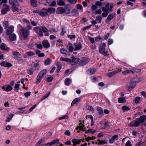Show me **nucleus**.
<instances>
[{
    "label": "nucleus",
    "mask_w": 146,
    "mask_h": 146,
    "mask_svg": "<svg viewBox=\"0 0 146 146\" xmlns=\"http://www.w3.org/2000/svg\"><path fill=\"white\" fill-rule=\"evenodd\" d=\"M145 121L146 115H142L137 119L135 121L130 122V125L131 127H137L139 125L140 123H143Z\"/></svg>",
    "instance_id": "nucleus-1"
},
{
    "label": "nucleus",
    "mask_w": 146,
    "mask_h": 146,
    "mask_svg": "<svg viewBox=\"0 0 146 146\" xmlns=\"http://www.w3.org/2000/svg\"><path fill=\"white\" fill-rule=\"evenodd\" d=\"M20 34L22 39H26L29 35V31L27 29L22 27L20 31Z\"/></svg>",
    "instance_id": "nucleus-2"
},
{
    "label": "nucleus",
    "mask_w": 146,
    "mask_h": 146,
    "mask_svg": "<svg viewBox=\"0 0 146 146\" xmlns=\"http://www.w3.org/2000/svg\"><path fill=\"white\" fill-rule=\"evenodd\" d=\"M9 3L12 5V8L13 11H19L20 10L19 7V3L17 0H9Z\"/></svg>",
    "instance_id": "nucleus-3"
},
{
    "label": "nucleus",
    "mask_w": 146,
    "mask_h": 146,
    "mask_svg": "<svg viewBox=\"0 0 146 146\" xmlns=\"http://www.w3.org/2000/svg\"><path fill=\"white\" fill-rule=\"evenodd\" d=\"M106 44L105 43H101L99 46V52L105 56L109 55L108 51H106Z\"/></svg>",
    "instance_id": "nucleus-4"
},
{
    "label": "nucleus",
    "mask_w": 146,
    "mask_h": 146,
    "mask_svg": "<svg viewBox=\"0 0 146 146\" xmlns=\"http://www.w3.org/2000/svg\"><path fill=\"white\" fill-rule=\"evenodd\" d=\"M113 4L110 5L109 3H108L106 4L105 7H102L101 9L103 12L108 13L112 11V8L113 7Z\"/></svg>",
    "instance_id": "nucleus-5"
},
{
    "label": "nucleus",
    "mask_w": 146,
    "mask_h": 146,
    "mask_svg": "<svg viewBox=\"0 0 146 146\" xmlns=\"http://www.w3.org/2000/svg\"><path fill=\"white\" fill-rule=\"evenodd\" d=\"M70 9L68 6H66L65 8L59 7L57 9V13L58 14L63 13L68 14L70 12Z\"/></svg>",
    "instance_id": "nucleus-6"
},
{
    "label": "nucleus",
    "mask_w": 146,
    "mask_h": 146,
    "mask_svg": "<svg viewBox=\"0 0 146 146\" xmlns=\"http://www.w3.org/2000/svg\"><path fill=\"white\" fill-rule=\"evenodd\" d=\"M47 72V70H43L40 72L38 75V78H37V84L39 83L41 80L42 78L46 74Z\"/></svg>",
    "instance_id": "nucleus-7"
},
{
    "label": "nucleus",
    "mask_w": 146,
    "mask_h": 146,
    "mask_svg": "<svg viewBox=\"0 0 146 146\" xmlns=\"http://www.w3.org/2000/svg\"><path fill=\"white\" fill-rule=\"evenodd\" d=\"M79 60V59L78 58L73 57L72 59H70V61L69 62L71 65H74L78 63Z\"/></svg>",
    "instance_id": "nucleus-8"
},
{
    "label": "nucleus",
    "mask_w": 146,
    "mask_h": 146,
    "mask_svg": "<svg viewBox=\"0 0 146 146\" xmlns=\"http://www.w3.org/2000/svg\"><path fill=\"white\" fill-rule=\"evenodd\" d=\"M4 8L1 10L2 14L3 15L5 14L10 10V7L7 5L4 4L3 5Z\"/></svg>",
    "instance_id": "nucleus-9"
},
{
    "label": "nucleus",
    "mask_w": 146,
    "mask_h": 146,
    "mask_svg": "<svg viewBox=\"0 0 146 146\" xmlns=\"http://www.w3.org/2000/svg\"><path fill=\"white\" fill-rule=\"evenodd\" d=\"M14 27L13 25H11L7 28V30L6 34L7 35H9L12 33L14 31Z\"/></svg>",
    "instance_id": "nucleus-10"
},
{
    "label": "nucleus",
    "mask_w": 146,
    "mask_h": 146,
    "mask_svg": "<svg viewBox=\"0 0 146 146\" xmlns=\"http://www.w3.org/2000/svg\"><path fill=\"white\" fill-rule=\"evenodd\" d=\"M121 71V69H118L117 70H115L113 71L109 72L107 74V75L108 77H110L120 72Z\"/></svg>",
    "instance_id": "nucleus-11"
},
{
    "label": "nucleus",
    "mask_w": 146,
    "mask_h": 146,
    "mask_svg": "<svg viewBox=\"0 0 146 146\" xmlns=\"http://www.w3.org/2000/svg\"><path fill=\"white\" fill-rule=\"evenodd\" d=\"M88 62V59L84 58L80 61L79 64L80 66L84 65L87 64Z\"/></svg>",
    "instance_id": "nucleus-12"
},
{
    "label": "nucleus",
    "mask_w": 146,
    "mask_h": 146,
    "mask_svg": "<svg viewBox=\"0 0 146 146\" xmlns=\"http://www.w3.org/2000/svg\"><path fill=\"white\" fill-rule=\"evenodd\" d=\"M1 88L5 91L9 92L12 90L13 87L10 85H8L7 86L5 85L2 86Z\"/></svg>",
    "instance_id": "nucleus-13"
},
{
    "label": "nucleus",
    "mask_w": 146,
    "mask_h": 146,
    "mask_svg": "<svg viewBox=\"0 0 146 146\" xmlns=\"http://www.w3.org/2000/svg\"><path fill=\"white\" fill-rule=\"evenodd\" d=\"M118 138V135H115L109 140V142L111 144L113 143L114 142L115 140L117 139Z\"/></svg>",
    "instance_id": "nucleus-14"
},
{
    "label": "nucleus",
    "mask_w": 146,
    "mask_h": 146,
    "mask_svg": "<svg viewBox=\"0 0 146 146\" xmlns=\"http://www.w3.org/2000/svg\"><path fill=\"white\" fill-rule=\"evenodd\" d=\"M35 54V53L32 51H29L26 52L23 56L25 58H27V56H31Z\"/></svg>",
    "instance_id": "nucleus-15"
},
{
    "label": "nucleus",
    "mask_w": 146,
    "mask_h": 146,
    "mask_svg": "<svg viewBox=\"0 0 146 146\" xmlns=\"http://www.w3.org/2000/svg\"><path fill=\"white\" fill-rule=\"evenodd\" d=\"M9 38L11 41H14L17 38V36L15 34L12 33L10 35Z\"/></svg>",
    "instance_id": "nucleus-16"
},
{
    "label": "nucleus",
    "mask_w": 146,
    "mask_h": 146,
    "mask_svg": "<svg viewBox=\"0 0 146 146\" xmlns=\"http://www.w3.org/2000/svg\"><path fill=\"white\" fill-rule=\"evenodd\" d=\"M96 71V69L94 68H93L89 69L88 70L87 72L88 74L91 75L94 73Z\"/></svg>",
    "instance_id": "nucleus-17"
},
{
    "label": "nucleus",
    "mask_w": 146,
    "mask_h": 146,
    "mask_svg": "<svg viewBox=\"0 0 146 146\" xmlns=\"http://www.w3.org/2000/svg\"><path fill=\"white\" fill-rule=\"evenodd\" d=\"M45 10L47 12L52 13H54L56 11L55 9L54 8L52 7L45 9Z\"/></svg>",
    "instance_id": "nucleus-18"
},
{
    "label": "nucleus",
    "mask_w": 146,
    "mask_h": 146,
    "mask_svg": "<svg viewBox=\"0 0 146 146\" xmlns=\"http://www.w3.org/2000/svg\"><path fill=\"white\" fill-rule=\"evenodd\" d=\"M42 44L44 47L45 48H48L50 46V44L47 40H44L42 42Z\"/></svg>",
    "instance_id": "nucleus-19"
},
{
    "label": "nucleus",
    "mask_w": 146,
    "mask_h": 146,
    "mask_svg": "<svg viewBox=\"0 0 146 146\" xmlns=\"http://www.w3.org/2000/svg\"><path fill=\"white\" fill-rule=\"evenodd\" d=\"M60 52L62 54H65L66 55H70L68 52L67 51V50L64 48H61L60 50Z\"/></svg>",
    "instance_id": "nucleus-20"
},
{
    "label": "nucleus",
    "mask_w": 146,
    "mask_h": 146,
    "mask_svg": "<svg viewBox=\"0 0 146 146\" xmlns=\"http://www.w3.org/2000/svg\"><path fill=\"white\" fill-rule=\"evenodd\" d=\"M71 14L72 16L76 17L78 16L79 12L76 9H74L72 10Z\"/></svg>",
    "instance_id": "nucleus-21"
},
{
    "label": "nucleus",
    "mask_w": 146,
    "mask_h": 146,
    "mask_svg": "<svg viewBox=\"0 0 146 146\" xmlns=\"http://www.w3.org/2000/svg\"><path fill=\"white\" fill-rule=\"evenodd\" d=\"M136 83L134 82H131L128 87V90L131 91L136 86Z\"/></svg>",
    "instance_id": "nucleus-22"
},
{
    "label": "nucleus",
    "mask_w": 146,
    "mask_h": 146,
    "mask_svg": "<svg viewBox=\"0 0 146 146\" xmlns=\"http://www.w3.org/2000/svg\"><path fill=\"white\" fill-rule=\"evenodd\" d=\"M72 142L73 143V145L75 146L80 143L81 142V140L76 139H73L72 140Z\"/></svg>",
    "instance_id": "nucleus-23"
},
{
    "label": "nucleus",
    "mask_w": 146,
    "mask_h": 146,
    "mask_svg": "<svg viewBox=\"0 0 146 146\" xmlns=\"http://www.w3.org/2000/svg\"><path fill=\"white\" fill-rule=\"evenodd\" d=\"M82 48V45L80 42L78 43L75 47L74 50H75L81 49Z\"/></svg>",
    "instance_id": "nucleus-24"
},
{
    "label": "nucleus",
    "mask_w": 146,
    "mask_h": 146,
    "mask_svg": "<svg viewBox=\"0 0 146 146\" xmlns=\"http://www.w3.org/2000/svg\"><path fill=\"white\" fill-rule=\"evenodd\" d=\"M97 110L100 114L102 115H103V110L101 108L97 107Z\"/></svg>",
    "instance_id": "nucleus-25"
},
{
    "label": "nucleus",
    "mask_w": 146,
    "mask_h": 146,
    "mask_svg": "<svg viewBox=\"0 0 146 146\" xmlns=\"http://www.w3.org/2000/svg\"><path fill=\"white\" fill-rule=\"evenodd\" d=\"M102 19V17L100 16H97L96 17V20L98 23H101L102 22L101 20Z\"/></svg>",
    "instance_id": "nucleus-26"
},
{
    "label": "nucleus",
    "mask_w": 146,
    "mask_h": 146,
    "mask_svg": "<svg viewBox=\"0 0 146 146\" xmlns=\"http://www.w3.org/2000/svg\"><path fill=\"white\" fill-rule=\"evenodd\" d=\"M14 116V115L13 114H10L7 116V119L6 120V121L7 122H9L12 119Z\"/></svg>",
    "instance_id": "nucleus-27"
},
{
    "label": "nucleus",
    "mask_w": 146,
    "mask_h": 146,
    "mask_svg": "<svg viewBox=\"0 0 146 146\" xmlns=\"http://www.w3.org/2000/svg\"><path fill=\"white\" fill-rule=\"evenodd\" d=\"M20 85L18 84H15V86L14 87V90L16 92H18L19 90Z\"/></svg>",
    "instance_id": "nucleus-28"
},
{
    "label": "nucleus",
    "mask_w": 146,
    "mask_h": 146,
    "mask_svg": "<svg viewBox=\"0 0 146 146\" xmlns=\"http://www.w3.org/2000/svg\"><path fill=\"white\" fill-rule=\"evenodd\" d=\"M71 82V80L69 78L66 79L65 81V84L67 86L70 85Z\"/></svg>",
    "instance_id": "nucleus-29"
},
{
    "label": "nucleus",
    "mask_w": 146,
    "mask_h": 146,
    "mask_svg": "<svg viewBox=\"0 0 146 146\" xmlns=\"http://www.w3.org/2000/svg\"><path fill=\"white\" fill-rule=\"evenodd\" d=\"M130 72H131L132 74H134L133 71L131 70H127L124 71L122 72V73L126 75L129 73Z\"/></svg>",
    "instance_id": "nucleus-30"
},
{
    "label": "nucleus",
    "mask_w": 146,
    "mask_h": 146,
    "mask_svg": "<svg viewBox=\"0 0 146 146\" xmlns=\"http://www.w3.org/2000/svg\"><path fill=\"white\" fill-rule=\"evenodd\" d=\"M37 54L38 56L40 57H43L45 56L44 53H41L40 51L39 50H37Z\"/></svg>",
    "instance_id": "nucleus-31"
},
{
    "label": "nucleus",
    "mask_w": 146,
    "mask_h": 146,
    "mask_svg": "<svg viewBox=\"0 0 146 146\" xmlns=\"http://www.w3.org/2000/svg\"><path fill=\"white\" fill-rule=\"evenodd\" d=\"M80 101V100L78 98H75L72 102L71 104V106H73L74 104L77 103V102Z\"/></svg>",
    "instance_id": "nucleus-32"
},
{
    "label": "nucleus",
    "mask_w": 146,
    "mask_h": 146,
    "mask_svg": "<svg viewBox=\"0 0 146 146\" xmlns=\"http://www.w3.org/2000/svg\"><path fill=\"white\" fill-rule=\"evenodd\" d=\"M68 49L69 50V51L71 52H73L74 49L73 46L70 43L68 44Z\"/></svg>",
    "instance_id": "nucleus-33"
},
{
    "label": "nucleus",
    "mask_w": 146,
    "mask_h": 146,
    "mask_svg": "<svg viewBox=\"0 0 146 146\" xmlns=\"http://www.w3.org/2000/svg\"><path fill=\"white\" fill-rule=\"evenodd\" d=\"M51 61L52 60H51L48 58L45 60L44 62V64L46 65H48L50 64Z\"/></svg>",
    "instance_id": "nucleus-34"
},
{
    "label": "nucleus",
    "mask_w": 146,
    "mask_h": 146,
    "mask_svg": "<svg viewBox=\"0 0 146 146\" xmlns=\"http://www.w3.org/2000/svg\"><path fill=\"white\" fill-rule=\"evenodd\" d=\"M39 31L40 32L42 33V32H44L45 33L47 32L48 31L47 29L44 27H42L41 28H40L39 30Z\"/></svg>",
    "instance_id": "nucleus-35"
},
{
    "label": "nucleus",
    "mask_w": 146,
    "mask_h": 146,
    "mask_svg": "<svg viewBox=\"0 0 146 146\" xmlns=\"http://www.w3.org/2000/svg\"><path fill=\"white\" fill-rule=\"evenodd\" d=\"M9 24L8 21H5L3 23V26L4 27L5 29H6L8 27Z\"/></svg>",
    "instance_id": "nucleus-36"
},
{
    "label": "nucleus",
    "mask_w": 146,
    "mask_h": 146,
    "mask_svg": "<svg viewBox=\"0 0 146 146\" xmlns=\"http://www.w3.org/2000/svg\"><path fill=\"white\" fill-rule=\"evenodd\" d=\"M0 47L2 50H5L6 49L7 46L5 44L2 43L0 46Z\"/></svg>",
    "instance_id": "nucleus-37"
},
{
    "label": "nucleus",
    "mask_w": 146,
    "mask_h": 146,
    "mask_svg": "<svg viewBox=\"0 0 146 146\" xmlns=\"http://www.w3.org/2000/svg\"><path fill=\"white\" fill-rule=\"evenodd\" d=\"M118 102L120 103H123L125 100V98H119L118 99Z\"/></svg>",
    "instance_id": "nucleus-38"
},
{
    "label": "nucleus",
    "mask_w": 146,
    "mask_h": 146,
    "mask_svg": "<svg viewBox=\"0 0 146 146\" xmlns=\"http://www.w3.org/2000/svg\"><path fill=\"white\" fill-rule=\"evenodd\" d=\"M31 5L34 7L36 6V0H31Z\"/></svg>",
    "instance_id": "nucleus-39"
},
{
    "label": "nucleus",
    "mask_w": 146,
    "mask_h": 146,
    "mask_svg": "<svg viewBox=\"0 0 146 146\" xmlns=\"http://www.w3.org/2000/svg\"><path fill=\"white\" fill-rule=\"evenodd\" d=\"M68 38H69L71 40H72L73 39H75L76 38V36L75 35H67Z\"/></svg>",
    "instance_id": "nucleus-40"
},
{
    "label": "nucleus",
    "mask_w": 146,
    "mask_h": 146,
    "mask_svg": "<svg viewBox=\"0 0 146 146\" xmlns=\"http://www.w3.org/2000/svg\"><path fill=\"white\" fill-rule=\"evenodd\" d=\"M79 125L80 130L84 131V129L85 128L84 124H83L82 123H81L79 124Z\"/></svg>",
    "instance_id": "nucleus-41"
},
{
    "label": "nucleus",
    "mask_w": 146,
    "mask_h": 146,
    "mask_svg": "<svg viewBox=\"0 0 146 146\" xmlns=\"http://www.w3.org/2000/svg\"><path fill=\"white\" fill-rule=\"evenodd\" d=\"M88 38L92 43L93 44L95 42V39L94 38L88 36Z\"/></svg>",
    "instance_id": "nucleus-42"
},
{
    "label": "nucleus",
    "mask_w": 146,
    "mask_h": 146,
    "mask_svg": "<svg viewBox=\"0 0 146 146\" xmlns=\"http://www.w3.org/2000/svg\"><path fill=\"white\" fill-rule=\"evenodd\" d=\"M96 137H95L93 136L92 137H89L85 138V140L88 142L90 140H93Z\"/></svg>",
    "instance_id": "nucleus-43"
},
{
    "label": "nucleus",
    "mask_w": 146,
    "mask_h": 146,
    "mask_svg": "<svg viewBox=\"0 0 146 146\" xmlns=\"http://www.w3.org/2000/svg\"><path fill=\"white\" fill-rule=\"evenodd\" d=\"M122 108L123 110L125 111L130 110V109L127 106H124L122 107Z\"/></svg>",
    "instance_id": "nucleus-44"
},
{
    "label": "nucleus",
    "mask_w": 146,
    "mask_h": 146,
    "mask_svg": "<svg viewBox=\"0 0 146 146\" xmlns=\"http://www.w3.org/2000/svg\"><path fill=\"white\" fill-rule=\"evenodd\" d=\"M68 118V117L67 115H64L58 118L59 120H62L64 119H67Z\"/></svg>",
    "instance_id": "nucleus-45"
},
{
    "label": "nucleus",
    "mask_w": 146,
    "mask_h": 146,
    "mask_svg": "<svg viewBox=\"0 0 146 146\" xmlns=\"http://www.w3.org/2000/svg\"><path fill=\"white\" fill-rule=\"evenodd\" d=\"M60 60L69 62V61H70V59L68 58H64L61 57L60 58Z\"/></svg>",
    "instance_id": "nucleus-46"
},
{
    "label": "nucleus",
    "mask_w": 146,
    "mask_h": 146,
    "mask_svg": "<svg viewBox=\"0 0 146 146\" xmlns=\"http://www.w3.org/2000/svg\"><path fill=\"white\" fill-rule=\"evenodd\" d=\"M58 3L60 5H65L64 2L62 0H59V1L58 2Z\"/></svg>",
    "instance_id": "nucleus-47"
},
{
    "label": "nucleus",
    "mask_w": 146,
    "mask_h": 146,
    "mask_svg": "<svg viewBox=\"0 0 146 146\" xmlns=\"http://www.w3.org/2000/svg\"><path fill=\"white\" fill-rule=\"evenodd\" d=\"M87 109L92 111H94L93 108L91 106L88 105L86 107Z\"/></svg>",
    "instance_id": "nucleus-48"
},
{
    "label": "nucleus",
    "mask_w": 146,
    "mask_h": 146,
    "mask_svg": "<svg viewBox=\"0 0 146 146\" xmlns=\"http://www.w3.org/2000/svg\"><path fill=\"white\" fill-rule=\"evenodd\" d=\"M141 98L139 97H136L135 100V102L136 104L138 103L140 100Z\"/></svg>",
    "instance_id": "nucleus-49"
},
{
    "label": "nucleus",
    "mask_w": 146,
    "mask_h": 146,
    "mask_svg": "<svg viewBox=\"0 0 146 146\" xmlns=\"http://www.w3.org/2000/svg\"><path fill=\"white\" fill-rule=\"evenodd\" d=\"M113 18V16L112 15H110L107 17V19L108 20H111Z\"/></svg>",
    "instance_id": "nucleus-50"
},
{
    "label": "nucleus",
    "mask_w": 146,
    "mask_h": 146,
    "mask_svg": "<svg viewBox=\"0 0 146 146\" xmlns=\"http://www.w3.org/2000/svg\"><path fill=\"white\" fill-rule=\"evenodd\" d=\"M102 13V11L100 9H98V10H97L95 12V13H94V12H93V13L94 14H100Z\"/></svg>",
    "instance_id": "nucleus-51"
},
{
    "label": "nucleus",
    "mask_w": 146,
    "mask_h": 146,
    "mask_svg": "<svg viewBox=\"0 0 146 146\" xmlns=\"http://www.w3.org/2000/svg\"><path fill=\"white\" fill-rule=\"evenodd\" d=\"M50 94V92H48L47 94H45V96H44V97L42 98L41 100H42L46 98L49 96Z\"/></svg>",
    "instance_id": "nucleus-52"
},
{
    "label": "nucleus",
    "mask_w": 146,
    "mask_h": 146,
    "mask_svg": "<svg viewBox=\"0 0 146 146\" xmlns=\"http://www.w3.org/2000/svg\"><path fill=\"white\" fill-rule=\"evenodd\" d=\"M31 92H27L24 93V95L26 98H27L29 96L31 95Z\"/></svg>",
    "instance_id": "nucleus-53"
},
{
    "label": "nucleus",
    "mask_w": 146,
    "mask_h": 146,
    "mask_svg": "<svg viewBox=\"0 0 146 146\" xmlns=\"http://www.w3.org/2000/svg\"><path fill=\"white\" fill-rule=\"evenodd\" d=\"M105 143V141L104 140H101L100 139H99L98 141V144H103Z\"/></svg>",
    "instance_id": "nucleus-54"
},
{
    "label": "nucleus",
    "mask_w": 146,
    "mask_h": 146,
    "mask_svg": "<svg viewBox=\"0 0 146 146\" xmlns=\"http://www.w3.org/2000/svg\"><path fill=\"white\" fill-rule=\"evenodd\" d=\"M102 39V37L100 36H98L95 37V40L96 41H98Z\"/></svg>",
    "instance_id": "nucleus-55"
},
{
    "label": "nucleus",
    "mask_w": 146,
    "mask_h": 146,
    "mask_svg": "<svg viewBox=\"0 0 146 146\" xmlns=\"http://www.w3.org/2000/svg\"><path fill=\"white\" fill-rule=\"evenodd\" d=\"M7 2V0H0V6L3 3H6Z\"/></svg>",
    "instance_id": "nucleus-56"
},
{
    "label": "nucleus",
    "mask_w": 146,
    "mask_h": 146,
    "mask_svg": "<svg viewBox=\"0 0 146 146\" xmlns=\"http://www.w3.org/2000/svg\"><path fill=\"white\" fill-rule=\"evenodd\" d=\"M96 4L97 6L99 7H101L102 5V4L99 1H97Z\"/></svg>",
    "instance_id": "nucleus-57"
},
{
    "label": "nucleus",
    "mask_w": 146,
    "mask_h": 146,
    "mask_svg": "<svg viewBox=\"0 0 146 146\" xmlns=\"http://www.w3.org/2000/svg\"><path fill=\"white\" fill-rule=\"evenodd\" d=\"M92 25H89L86 26V27H84V28H83L82 30L83 31H84L86 30L87 29H88L89 28H90L92 26Z\"/></svg>",
    "instance_id": "nucleus-58"
},
{
    "label": "nucleus",
    "mask_w": 146,
    "mask_h": 146,
    "mask_svg": "<svg viewBox=\"0 0 146 146\" xmlns=\"http://www.w3.org/2000/svg\"><path fill=\"white\" fill-rule=\"evenodd\" d=\"M66 33L65 29L64 28H63L62 29V31L60 35L63 36Z\"/></svg>",
    "instance_id": "nucleus-59"
},
{
    "label": "nucleus",
    "mask_w": 146,
    "mask_h": 146,
    "mask_svg": "<svg viewBox=\"0 0 146 146\" xmlns=\"http://www.w3.org/2000/svg\"><path fill=\"white\" fill-rule=\"evenodd\" d=\"M113 42V40L112 39H109L108 41V44L110 45L112 44Z\"/></svg>",
    "instance_id": "nucleus-60"
},
{
    "label": "nucleus",
    "mask_w": 146,
    "mask_h": 146,
    "mask_svg": "<svg viewBox=\"0 0 146 146\" xmlns=\"http://www.w3.org/2000/svg\"><path fill=\"white\" fill-rule=\"evenodd\" d=\"M132 71H133L134 73V72L138 73L139 72L141 71V70L139 69L135 68L133 69V70Z\"/></svg>",
    "instance_id": "nucleus-61"
},
{
    "label": "nucleus",
    "mask_w": 146,
    "mask_h": 146,
    "mask_svg": "<svg viewBox=\"0 0 146 146\" xmlns=\"http://www.w3.org/2000/svg\"><path fill=\"white\" fill-rule=\"evenodd\" d=\"M36 107V104H35L33 106L29 109V112L32 111Z\"/></svg>",
    "instance_id": "nucleus-62"
},
{
    "label": "nucleus",
    "mask_w": 146,
    "mask_h": 146,
    "mask_svg": "<svg viewBox=\"0 0 146 146\" xmlns=\"http://www.w3.org/2000/svg\"><path fill=\"white\" fill-rule=\"evenodd\" d=\"M47 81L48 82H51L53 80V78L52 77H49L47 78Z\"/></svg>",
    "instance_id": "nucleus-63"
},
{
    "label": "nucleus",
    "mask_w": 146,
    "mask_h": 146,
    "mask_svg": "<svg viewBox=\"0 0 146 146\" xmlns=\"http://www.w3.org/2000/svg\"><path fill=\"white\" fill-rule=\"evenodd\" d=\"M125 146H132L131 142L129 141H128L125 143Z\"/></svg>",
    "instance_id": "nucleus-64"
}]
</instances>
